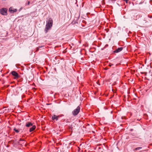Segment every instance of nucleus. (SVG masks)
Here are the masks:
<instances>
[{
  "label": "nucleus",
  "instance_id": "1",
  "mask_svg": "<svg viewBox=\"0 0 152 152\" xmlns=\"http://www.w3.org/2000/svg\"><path fill=\"white\" fill-rule=\"evenodd\" d=\"M53 23V20L51 18H50L47 21V24L45 29V31L46 33H47L48 30L50 29L52 26Z\"/></svg>",
  "mask_w": 152,
  "mask_h": 152
},
{
  "label": "nucleus",
  "instance_id": "2",
  "mask_svg": "<svg viewBox=\"0 0 152 152\" xmlns=\"http://www.w3.org/2000/svg\"><path fill=\"white\" fill-rule=\"evenodd\" d=\"M80 107L79 106H78L77 108L75 109L72 112V114L74 116H75L78 114L80 111Z\"/></svg>",
  "mask_w": 152,
  "mask_h": 152
},
{
  "label": "nucleus",
  "instance_id": "3",
  "mask_svg": "<svg viewBox=\"0 0 152 152\" xmlns=\"http://www.w3.org/2000/svg\"><path fill=\"white\" fill-rule=\"evenodd\" d=\"M7 8H3L0 10V13L2 15H7Z\"/></svg>",
  "mask_w": 152,
  "mask_h": 152
},
{
  "label": "nucleus",
  "instance_id": "4",
  "mask_svg": "<svg viewBox=\"0 0 152 152\" xmlns=\"http://www.w3.org/2000/svg\"><path fill=\"white\" fill-rule=\"evenodd\" d=\"M12 75L15 76V79H18L20 78V76L15 71H13L11 72Z\"/></svg>",
  "mask_w": 152,
  "mask_h": 152
},
{
  "label": "nucleus",
  "instance_id": "5",
  "mask_svg": "<svg viewBox=\"0 0 152 152\" xmlns=\"http://www.w3.org/2000/svg\"><path fill=\"white\" fill-rule=\"evenodd\" d=\"M123 47L118 48L114 51L115 53H118L121 51L123 49Z\"/></svg>",
  "mask_w": 152,
  "mask_h": 152
},
{
  "label": "nucleus",
  "instance_id": "6",
  "mask_svg": "<svg viewBox=\"0 0 152 152\" xmlns=\"http://www.w3.org/2000/svg\"><path fill=\"white\" fill-rule=\"evenodd\" d=\"M33 125V124L30 122H27L26 123V126L27 127H30Z\"/></svg>",
  "mask_w": 152,
  "mask_h": 152
},
{
  "label": "nucleus",
  "instance_id": "7",
  "mask_svg": "<svg viewBox=\"0 0 152 152\" xmlns=\"http://www.w3.org/2000/svg\"><path fill=\"white\" fill-rule=\"evenodd\" d=\"M36 128V126L34 125H33L31 127L29 130V132H32Z\"/></svg>",
  "mask_w": 152,
  "mask_h": 152
},
{
  "label": "nucleus",
  "instance_id": "8",
  "mask_svg": "<svg viewBox=\"0 0 152 152\" xmlns=\"http://www.w3.org/2000/svg\"><path fill=\"white\" fill-rule=\"evenodd\" d=\"M58 117H59V116H57L56 115H54L52 117V119L53 120H57L58 118Z\"/></svg>",
  "mask_w": 152,
  "mask_h": 152
},
{
  "label": "nucleus",
  "instance_id": "9",
  "mask_svg": "<svg viewBox=\"0 0 152 152\" xmlns=\"http://www.w3.org/2000/svg\"><path fill=\"white\" fill-rule=\"evenodd\" d=\"M13 10L14 9L12 7H10L9 9V11L12 12H13Z\"/></svg>",
  "mask_w": 152,
  "mask_h": 152
},
{
  "label": "nucleus",
  "instance_id": "10",
  "mask_svg": "<svg viewBox=\"0 0 152 152\" xmlns=\"http://www.w3.org/2000/svg\"><path fill=\"white\" fill-rule=\"evenodd\" d=\"M14 130L15 132L16 133H18L19 132V129H16V128H14V129H13Z\"/></svg>",
  "mask_w": 152,
  "mask_h": 152
},
{
  "label": "nucleus",
  "instance_id": "11",
  "mask_svg": "<svg viewBox=\"0 0 152 152\" xmlns=\"http://www.w3.org/2000/svg\"><path fill=\"white\" fill-rule=\"evenodd\" d=\"M21 141H25L24 139L20 138V139L19 141L18 142V143L20 144V142Z\"/></svg>",
  "mask_w": 152,
  "mask_h": 152
},
{
  "label": "nucleus",
  "instance_id": "12",
  "mask_svg": "<svg viewBox=\"0 0 152 152\" xmlns=\"http://www.w3.org/2000/svg\"><path fill=\"white\" fill-rule=\"evenodd\" d=\"M142 147H137V148H136L134 149V150L137 151V150H140V149H142Z\"/></svg>",
  "mask_w": 152,
  "mask_h": 152
},
{
  "label": "nucleus",
  "instance_id": "13",
  "mask_svg": "<svg viewBox=\"0 0 152 152\" xmlns=\"http://www.w3.org/2000/svg\"><path fill=\"white\" fill-rule=\"evenodd\" d=\"M17 11V9H14L13 11V12H16Z\"/></svg>",
  "mask_w": 152,
  "mask_h": 152
},
{
  "label": "nucleus",
  "instance_id": "14",
  "mask_svg": "<svg viewBox=\"0 0 152 152\" xmlns=\"http://www.w3.org/2000/svg\"><path fill=\"white\" fill-rule=\"evenodd\" d=\"M129 0H124V1L126 3H128V1Z\"/></svg>",
  "mask_w": 152,
  "mask_h": 152
},
{
  "label": "nucleus",
  "instance_id": "15",
  "mask_svg": "<svg viewBox=\"0 0 152 152\" xmlns=\"http://www.w3.org/2000/svg\"><path fill=\"white\" fill-rule=\"evenodd\" d=\"M30 4V1H28L27 3H26V4L28 5H29Z\"/></svg>",
  "mask_w": 152,
  "mask_h": 152
},
{
  "label": "nucleus",
  "instance_id": "16",
  "mask_svg": "<svg viewBox=\"0 0 152 152\" xmlns=\"http://www.w3.org/2000/svg\"><path fill=\"white\" fill-rule=\"evenodd\" d=\"M113 65V64H110L109 65L110 66H111L112 65Z\"/></svg>",
  "mask_w": 152,
  "mask_h": 152
}]
</instances>
